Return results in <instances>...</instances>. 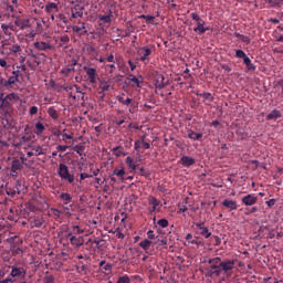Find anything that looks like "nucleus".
<instances>
[{"mask_svg":"<svg viewBox=\"0 0 283 283\" xmlns=\"http://www.w3.org/2000/svg\"><path fill=\"white\" fill-rule=\"evenodd\" d=\"M270 6L272 7V8H275V7H277V8H282V6H283V0H270Z\"/></svg>","mask_w":283,"mask_h":283,"instance_id":"45","label":"nucleus"},{"mask_svg":"<svg viewBox=\"0 0 283 283\" xmlns=\"http://www.w3.org/2000/svg\"><path fill=\"white\" fill-rule=\"evenodd\" d=\"M222 207H224V209H228V211H235L238 209V201L224 199L222 201Z\"/></svg>","mask_w":283,"mask_h":283,"instance_id":"14","label":"nucleus"},{"mask_svg":"<svg viewBox=\"0 0 283 283\" xmlns=\"http://www.w3.org/2000/svg\"><path fill=\"white\" fill-rule=\"evenodd\" d=\"M51 211H52L54 218H61V210H59L56 208H51Z\"/></svg>","mask_w":283,"mask_h":283,"instance_id":"56","label":"nucleus"},{"mask_svg":"<svg viewBox=\"0 0 283 283\" xmlns=\"http://www.w3.org/2000/svg\"><path fill=\"white\" fill-rule=\"evenodd\" d=\"M80 23H81V27L78 25L72 27L73 32H75L76 34H87V27L85 22H80Z\"/></svg>","mask_w":283,"mask_h":283,"instance_id":"19","label":"nucleus"},{"mask_svg":"<svg viewBox=\"0 0 283 283\" xmlns=\"http://www.w3.org/2000/svg\"><path fill=\"white\" fill-rule=\"evenodd\" d=\"M207 268L208 277H220L226 275V277H231L233 270L235 269V260H226L222 261L220 256L209 259Z\"/></svg>","mask_w":283,"mask_h":283,"instance_id":"1","label":"nucleus"},{"mask_svg":"<svg viewBox=\"0 0 283 283\" xmlns=\"http://www.w3.org/2000/svg\"><path fill=\"white\" fill-rule=\"evenodd\" d=\"M77 271L78 273H83L84 275H87V271H90V268L87 265H78Z\"/></svg>","mask_w":283,"mask_h":283,"instance_id":"48","label":"nucleus"},{"mask_svg":"<svg viewBox=\"0 0 283 283\" xmlns=\"http://www.w3.org/2000/svg\"><path fill=\"white\" fill-rule=\"evenodd\" d=\"M188 138H190V140H200L202 138V134L196 133L193 130H188Z\"/></svg>","mask_w":283,"mask_h":283,"instance_id":"30","label":"nucleus"},{"mask_svg":"<svg viewBox=\"0 0 283 283\" xmlns=\"http://www.w3.org/2000/svg\"><path fill=\"white\" fill-rule=\"evenodd\" d=\"M137 54L142 63H149V56H151V49L148 45L142 46L137 50Z\"/></svg>","mask_w":283,"mask_h":283,"instance_id":"5","label":"nucleus"},{"mask_svg":"<svg viewBox=\"0 0 283 283\" xmlns=\"http://www.w3.org/2000/svg\"><path fill=\"white\" fill-rule=\"evenodd\" d=\"M32 149L35 156H45V151H46L45 148H42L41 146L38 145V146H33Z\"/></svg>","mask_w":283,"mask_h":283,"instance_id":"33","label":"nucleus"},{"mask_svg":"<svg viewBox=\"0 0 283 283\" xmlns=\"http://www.w3.org/2000/svg\"><path fill=\"white\" fill-rule=\"evenodd\" d=\"M189 208H187V205H182L179 210L177 211V213H186V211H188Z\"/></svg>","mask_w":283,"mask_h":283,"instance_id":"62","label":"nucleus"},{"mask_svg":"<svg viewBox=\"0 0 283 283\" xmlns=\"http://www.w3.org/2000/svg\"><path fill=\"white\" fill-rule=\"evenodd\" d=\"M43 132H45V126L43 125V123L38 122L35 124V134H36V136H41V134H43Z\"/></svg>","mask_w":283,"mask_h":283,"instance_id":"36","label":"nucleus"},{"mask_svg":"<svg viewBox=\"0 0 283 283\" xmlns=\"http://www.w3.org/2000/svg\"><path fill=\"white\" fill-rule=\"evenodd\" d=\"M60 199L62 200L63 205H70L72 202V195L69 192H61Z\"/></svg>","mask_w":283,"mask_h":283,"instance_id":"23","label":"nucleus"},{"mask_svg":"<svg viewBox=\"0 0 283 283\" xmlns=\"http://www.w3.org/2000/svg\"><path fill=\"white\" fill-rule=\"evenodd\" d=\"M234 35L237 39H239V41H241L242 43H245V45L251 44V38L241 33H234Z\"/></svg>","mask_w":283,"mask_h":283,"instance_id":"28","label":"nucleus"},{"mask_svg":"<svg viewBox=\"0 0 283 283\" xmlns=\"http://www.w3.org/2000/svg\"><path fill=\"white\" fill-rule=\"evenodd\" d=\"M20 51H21V45H19V44H13L9 49L10 54H19Z\"/></svg>","mask_w":283,"mask_h":283,"instance_id":"42","label":"nucleus"},{"mask_svg":"<svg viewBox=\"0 0 283 283\" xmlns=\"http://www.w3.org/2000/svg\"><path fill=\"white\" fill-rule=\"evenodd\" d=\"M147 238H148V240H155L156 239V233H154V230H148Z\"/></svg>","mask_w":283,"mask_h":283,"instance_id":"59","label":"nucleus"},{"mask_svg":"<svg viewBox=\"0 0 283 283\" xmlns=\"http://www.w3.org/2000/svg\"><path fill=\"white\" fill-rule=\"evenodd\" d=\"M74 69H70V67H66V69H62V74H65V76H67Z\"/></svg>","mask_w":283,"mask_h":283,"instance_id":"64","label":"nucleus"},{"mask_svg":"<svg viewBox=\"0 0 283 283\" xmlns=\"http://www.w3.org/2000/svg\"><path fill=\"white\" fill-rule=\"evenodd\" d=\"M198 96H201L202 98H205V101H209V103H213L214 101V97L213 95H211V93H201V94H198Z\"/></svg>","mask_w":283,"mask_h":283,"instance_id":"40","label":"nucleus"},{"mask_svg":"<svg viewBox=\"0 0 283 283\" xmlns=\"http://www.w3.org/2000/svg\"><path fill=\"white\" fill-rule=\"evenodd\" d=\"M64 90L67 92L69 98H72L73 101L80 98L76 94H82L81 99L85 103V93L81 92V87H78V85L73 84L71 86H66Z\"/></svg>","mask_w":283,"mask_h":283,"instance_id":"3","label":"nucleus"},{"mask_svg":"<svg viewBox=\"0 0 283 283\" xmlns=\"http://www.w3.org/2000/svg\"><path fill=\"white\" fill-rule=\"evenodd\" d=\"M118 103H120L122 105H126V107H129V105H132L133 99L127 97L126 99L123 96H118L117 97Z\"/></svg>","mask_w":283,"mask_h":283,"instance_id":"38","label":"nucleus"},{"mask_svg":"<svg viewBox=\"0 0 283 283\" xmlns=\"http://www.w3.org/2000/svg\"><path fill=\"white\" fill-rule=\"evenodd\" d=\"M126 165L129 169L136 171V174H138L139 176H145L146 178L147 176H149V171L145 170L143 167L138 168V165L134 164V158L129 156L126 158Z\"/></svg>","mask_w":283,"mask_h":283,"instance_id":"4","label":"nucleus"},{"mask_svg":"<svg viewBox=\"0 0 283 283\" xmlns=\"http://www.w3.org/2000/svg\"><path fill=\"white\" fill-rule=\"evenodd\" d=\"M10 276L12 280L13 277H20V280H23V277H25V269L12 266Z\"/></svg>","mask_w":283,"mask_h":283,"instance_id":"10","label":"nucleus"},{"mask_svg":"<svg viewBox=\"0 0 283 283\" xmlns=\"http://www.w3.org/2000/svg\"><path fill=\"white\" fill-rule=\"evenodd\" d=\"M126 81H128V85H133V87H140V85H143V81L138 80L134 74H129Z\"/></svg>","mask_w":283,"mask_h":283,"instance_id":"15","label":"nucleus"},{"mask_svg":"<svg viewBox=\"0 0 283 283\" xmlns=\"http://www.w3.org/2000/svg\"><path fill=\"white\" fill-rule=\"evenodd\" d=\"M139 19H145L146 23L151 24V25H156V23L154 22V20L156 18L154 15L142 14V15H139Z\"/></svg>","mask_w":283,"mask_h":283,"instance_id":"37","label":"nucleus"},{"mask_svg":"<svg viewBox=\"0 0 283 283\" xmlns=\"http://www.w3.org/2000/svg\"><path fill=\"white\" fill-rule=\"evenodd\" d=\"M56 279L54 277V275L50 274V275H46L44 276V283H54Z\"/></svg>","mask_w":283,"mask_h":283,"instance_id":"54","label":"nucleus"},{"mask_svg":"<svg viewBox=\"0 0 283 283\" xmlns=\"http://www.w3.org/2000/svg\"><path fill=\"white\" fill-rule=\"evenodd\" d=\"M140 147H143V142H140L139 139L135 140V144H134L135 151H140Z\"/></svg>","mask_w":283,"mask_h":283,"instance_id":"55","label":"nucleus"},{"mask_svg":"<svg viewBox=\"0 0 283 283\" xmlns=\"http://www.w3.org/2000/svg\"><path fill=\"white\" fill-rule=\"evenodd\" d=\"M277 118H282V112L277 109H273L270 114L266 115V120H277Z\"/></svg>","mask_w":283,"mask_h":283,"instance_id":"21","label":"nucleus"},{"mask_svg":"<svg viewBox=\"0 0 283 283\" xmlns=\"http://www.w3.org/2000/svg\"><path fill=\"white\" fill-rule=\"evenodd\" d=\"M275 202H276L275 199H270V200L265 201V205L271 208V207H275Z\"/></svg>","mask_w":283,"mask_h":283,"instance_id":"61","label":"nucleus"},{"mask_svg":"<svg viewBox=\"0 0 283 283\" xmlns=\"http://www.w3.org/2000/svg\"><path fill=\"white\" fill-rule=\"evenodd\" d=\"M190 244H196L197 247H205V242L202 240L192 239L189 241Z\"/></svg>","mask_w":283,"mask_h":283,"instance_id":"51","label":"nucleus"},{"mask_svg":"<svg viewBox=\"0 0 283 283\" xmlns=\"http://www.w3.org/2000/svg\"><path fill=\"white\" fill-rule=\"evenodd\" d=\"M73 150L78 154V156H83V151H85L84 145H76L74 146Z\"/></svg>","mask_w":283,"mask_h":283,"instance_id":"41","label":"nucleus"},{"mask_svg":"<svg viewBox=\"0 0 283 283\" xmlns=\"http://www.w3.org/2000/svg\"><path fill=\"white\" fill-rule=\"evenodd\" d=\"M195 226L199 230V235H202V238L206 239L211 238V232L209 231V228L205 227V222H197Z\"/></svg>","mask_w":283,"mask_h":283,"instance_id":"8","label":"nucleus"},{"mask_svg":"<svg viewBox=\"0 0 283 283\" xmlns=\"http://www.w3.org/2000/svg\"><path fill=\"white\" fill-rule=\"evenodd\" d=\"M29 223L31 229H41L45 224V219L42 216L30 217Z\"/></svg>","mask_w":283,"mask_h":283,"instance_id":"6","label":"nucleus"},{"mask_svg":"<svg viewBox=\"0 0 283 283\" xmlns=\"http://www.w3.org/2000/svg\"><path fill=\"white\" fill-rule=\"evenodd\" d=\"M148 205H150V207L158 208V207H160V200H157L156 197H154V196H149Z\"/></svg>","mask_w":283,"mask_h":283,"instance_id":"35","label":"nucleus"},{"mask_svg":"<svg viewBox=\"0 0 283 283\" xmlns=\"http://www.w3.org/2000/svg\"><path fill=\"white\" fill-rule=\"evenodd\" d=\"M179 165L186 168L193 167V165H196V159L189 156H182L179 160Z\"/></svg>","mask_w":283,"mask_h":283,"instance_id":"13","label":"nucleus"},{"mask_svg":"<svg viewBox=\"0 0 283 283\" xmlns=\"http://www.w3.org/2000/svg\"><path fill=\"white\" fill-rule=\"evenodd\" d=\"M190 17L193 21H196L197 25H205V20H202L198 13L192 12Z\"/></svg>","mask_w":283,"mask_h":283,"instance_id":"32","label":"nucleus"},{"mask_svg":"<svg viewBox=\"0 0 283 283\" xmlns=\"http://www.w3.org/2000/svg\"><path fill=\"white\" fill-rule=\"evenodd\" d=\"M155 87L157 90H165V87H167V82H165V76L164 75H159V76L156 77Z\"/></svg>","mask_w":283,"mask_h":283,"instance_id":"17","label":"nucleus"},{"mask_svg":"<svg viewBox=\"0 0 283 283\" xmlns=\"http://www.w3.org/2000/svg\"><path fill=\"white\" fill-rule=\"evenodd\" d=\"M113 176H118V178H120L123 180V176H125V168L122 169H114L113 171Z\"/></svg>","mask_w":283,"mask_h":283,"instance_id":"44","label":"nucleus"},{"mask_svg":"<svg viewBox=\"0 0 283 283\" xmlns=\"http://www.w3.org/2000/svg\"><path fill=\"white\" fill-rule=\"evenodd\" d=\"M29 113H30L31 116H34V115L39 114V107L32 106L30 108Z\"/></svg>","mask_w":283,"mask_h":283,"instance_id":"58","label":"nucleus"},{"mask_svg":"<svg viewBox=\"0 0 283 283\" xmlns=\"http://www.w3.org/2000/svg\"><path fill=\"white\" fill-rule=\"evenodd\" d=\"M72 19H81L83 17V7L77 9L76 7L72 10L71 13Z\"/></svg>","mask_w":283,"mask_h":283,"instance_id":"29","label":"nucleus"},{"mask_svg":"<svg viewBox=\"0 0 283 283\" xmlns=\"http://www.w3.org/2000/svg\"><path fill=\"white\" fill-rule=\"evenodd\" d=\"M241 202L245 207H253V205H258V197L254 195H247L242 197Z\"/></svg>","mask_w":283,"mask_h":283,"instance_id":"9","label":"nucleus"},{"mask_svg":"<svg viewBox=\"0 0 283 283\" xmlns=\"http://www.w3.org/2000/svg\"><path fill=\"white\" fill-rule=\"evenodd\" d=\"M48 114L53 120H59V111L54 106L48 108Z\"/></svg>","mask_w":283,"mask_h":283,"instance_id":"26","label":"nucleus"},{"mask_svg":"<svg viewBox=\"0 0 283 283\" xmlns=\"http://www.w3.org/2000/svg\"><path fill=\"white\" fill-rule=\"evenodd\" d=\"M44 10L48 14H54L59 12V4H56L55 2H49L45 4Z\"/></svg>","mask_w":283,"mask_h":283,"instance_id":"16","label":"nucleus"},{"mask_svg":"<svg viewBox=\"0 0 283 283\" xmlns=\"http://www.w3.org/2000/svg\"><path fill=\"white\" fill-rule=\"evenodd\" d=\"M84 71L86 76H88V83H91V85L96 84V81H98V72H96V69L84 66Z\"/></svg>","mask_w":283,"mask_h":283,"instance_id":"7","label":"nucleus"},{"mask_svg":"<svg viewBox=\"0 0 283 283\" xmlns=\"http://www.w3.org/2000/svg\"><path fill=\"white\" fill-rule=\"evenodd\" d=\"M61 43H70V35L65 34L60 38Z\"/></svg>","mask_w":283,"mask_h":283,"instance_id":"60","label":"nucleus"},{"mask_svg":"<svg viewBox=\"0 0 283 283\" xmlns=\"http://www.w3.org/2000/svg\"><path fill=\"white\" fill-rule=\"evenodd\" d=\"M158 227H161V229H167L169 227V221L167 219H160L157 221Z\"/></svg>","mask_w":283,"mask_h":283,"instance_id":"43","label":"nucleus"},{"mask_svg":"<svg viewBox=\"0 0 283 283\" xmlns=\"http://www.w3.org/2000/svg\"><path fill=\"white\" fill-rule=\"evenodd\" d=\"M235 57H237V59H243V61H244L248 56H247V53H244V51H242V50H237V51H235Z\"/></svg>","mask_w":283,"mask_h":283,"instance_id":"49","label":"nucleus"},{"mask_svg":"<svg viewBox=\"0 0 283 283\" xmlns=\"http://www.w3.org/2000/svg\"><path fill=\"white\" fill-rule=\"evenodd\" d=\"M23 169V163L20 159H13L11 164V171H21Z\"/></svg>","mask_w":283,"mask_h":283,"instance_id":"22","label":"nucleus"},{"mask_svg":"<svg viewBox=\"0 0 283 283\" xmlns=\"http://www.w3.org/2000/svg\"><path fill=\"white\" fill-rule=\"evenodd\" d=\"M74 138V134H67L63 133L62 134V140L65 143V140H72Z\"/></svg>","mask_w":283,"mask_h":283,"instance_id":"52","label":"nucleus"},{"mask_svg":"<svg viewBox=\"0 0 283 283\" xmlns=\"http://www.w3.org/2000/svg\"><path fill=\"white\" fill-rule=\"evenodd\" d=\"M151 244H154V243L149 239H145L139 242V247L144 251H149V249L151 248Z\"/></svg>","mask_w":283,"mask_h":283,"instance_id":"27","label":"nucleus"},{"mask_svg":"<svg viewBox=\"0 0 283 283\" xmlns=\"http://www.w3.org/2000/svg\"><path fill=\"white\" fill-rule=\"evenodd\" d=\"M14 23L17 28H20V30H25L30 28V19L15 20Z\"/></svg>","mask_w":283,"mask_h":283,"instance_id":"20","label":"nucleus"},{"mask_svg":"<svg viewBox=\"0 0 283 283\" xmlns=\"http://www.w3.org/2000/svg\"><path fill=\"white\" fill-rule=\"evenodd\" d=\"M109 82L105 81V80H99V90L101 92L98 94H102V98L105 97V92H109Z\"/></svg>","mask_w":283,"mask_h":283,"instance_id":"18","label":"nucleus"},{"mask_svg":"<svg viewBox=\"0 0 283 283\" xmlns=\"http://www.w3.org/2000/svg\"><path fill=\"white\" fill-rule=\"evenodd\" d=\"M1 30L4 36H12V27L10 24L2 23Z\"/></svg>","mask_w":283,"mask_h":283,"instance_id":"24","label":"nucleus"},{"mask_svg":"<svg viewBox=\"0 0 283 283\" xmlns=\"http://www.w3.org/2000/svg\"><path fill=\"white\" fill-rule=\"evenodd\" d=\"M14 98H17V95L14 93H11V94L7 95L6 97H1V101H2L3 105H9L8 101H14Z\"/></svg>","mask_w":283,"mask_h":283,"instance_id":"39","label":"nucleus"},{"mask_svg":"<svg viewBox=\"0 0 283 283\" xmlns=\"http://www.w3.org/2000/svg\"><path fill=\"white\" fill-rule=\"evenodd\" d=\"M57 176L61 180H66L70 185L74 182V175L70 174V168L65 164H60L57 168Z\"/></svg>","mask_w":283,"mask_h":283,"instance_id":"2","label":"nucleus"},{"mask_svg":"<svg viewBox=\"0 0 283 283\" xmlns=\"http://www.w3.org/2000/svg\"><path fill=\"white\" fill-rule=\"evenodd\" d=\"M112 269H114V265L112 263H106L102 270L106 271V273H112Z\"/></svg>","mask_w":283,"mask_h":283,"instance_id":"53","label":"nucleus"},{"mask_svg":"<svg viewBox=\"0 0 283 283\" xmlns=\"http://www.w3.org/2000/svg\"><path fill=\"white\" fill-rule=\"evenodd\" d=\"M207 31H209V27H205V24H198L197 28L193 29V32H197V34H205Z\"/></svg>","mask_w":283,"mask_h":283,"instance_id":"34","label":"nucleus"},{"mask_svg":"<svg viewBox=\"0 0 283 283\" xmlns=\"http://www.w3.org/2000/svg\"><path fill=\"white\" fill-rule=\"evenodd\" d=\"M132 279H129V275L119 276L117 283H130Z\"/></svg>","mask_w":283,"mask_h":283,"instance_id":"50","label":"nucleus"},{"mask_svg":"<svg viewBox=\"0 0 283 283\" xmlns=\"http://www.w3.org/2000/svg\"><path fill=\"white\" fill-rule=\"evenodd\" d=\"M243 63L247 66L248 72H255V64H252L251 59L249 56L243 60Z\"/></svg>","mask_w":283,"mask_h":283,"instance_id":"25","label":"nucleus"},{"mask_svg":"<svg viewBox=\"0 0 283 283\" xmlns=\"http://www.w3.org/2000/svg\"><path fill=\"white\" fill-rule=\"evenodd\" d=\"M14 279H12L11 275H9L7 279L2 280L1 283H14Z\"/></svg>","mask_w":283,"mask_h":283,"instance_id":"63","label":"nucleus"},{"mask_svg":"<svg viewBox=\"0 0 283 283\" xmlns=\"http://www.w3.org/2000/svg\"><path fill=\"white\" fill-rule=\"evenodd\" d=\"M35 50H39L40 52H48V50H54V46L46 42H34Z\"/></svg>","mask_w":283,"mask_h":283,"instance_id":"12","label":"nucleus"},{"mask_svg":"<svg viewBox=\"0 0 283 283\" xmlns=\"http://www.w3.org/2000/svg\"><path fill=\"white\" fill-rule=\"evenodd\" d=\"M66 238H70V242L73 247H83V237H76V235H73L72 232H69Z\"/></svg>","mask_w":283,"mask_h":283,"instance_id":"11","label":"nucleus"},{"mask_svg":"<svg viewBox=\"0 0 283 283\" xmlns=\"http://www.w3.org/2000/svg\"><path fill=\"white\" fill-rule=\"evenodd\" d=\"M67 149H70V146H67V145H59L56 147L57 151H67Z\"/></svg>","mask_w":283,"mask_h":283,"instance_id":"57","label":"nucleus"},{"mask_svg":"<svg viewBox=\"0 0 283 283\" xmlns=\"http://www.w3.org/2000/svg\"><path fill=\"white\" fill-rule=\"evenodd\" d=\"M113 154L117 158H120V156H127V154H125V150L123 149V146H117L113 148Z\"/></svg>","mask_w":283,"mask_h":283,"instance_id":"31","label":"nucleus"},{"mask_svg":"<svg viewBox=\"0 0 283 283\" xmlns=\"http://www.w3.org/2000/svg\"><path fill=\"white\" fill-rule=\"evenodd\" d=\"M14 83H19V78L17 76H10L4 85H14Z\"/></svg>","mask_w":283,"mask_h":283,"instance_id":"47","label":"nucleus"},{"mask_svg":"<svg viewBox=\"0 0 283 283\" xmlns=\"http://www.w3.org/2000/svg\"><path fill=\"white\" fill-rule=\"evenodd\" d=\"M99 21H103L104 23H112V14L99 15Z\"/></svg>","mask_w":283,"mask_h":283,"instance_id":"46","label":"nucleus"}]
</instances>
